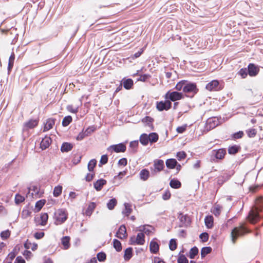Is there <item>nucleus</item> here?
Segmentation results:
<instances>
[{"label": "nucleus", "mask_w": 263, "mask_h": 263, "mask_svg": "<svg viewBox=\"0 0 263 263\" xmlns=\"http://www.w3.org/2000/svg\"><path fill=\"white\" fill-rule=\"evenodd\" d=\"M262 205H258L254 211H250L247 217L248 221L250 223L254 224L262 218L263 215L260 214V212L262 211Z\"/></svg>", "instance_id": "nucleus-1"}, {"label": "nucleus", "mask_w": 263, "mask_h": 263, "mask_svg": "<svg viewBox=\"0 0 263 263\" xmlns=\"http://www.w3.org/2000/svg\"><path fill=\"white\" fill-rule=\"evenodd\" d=\"M251 231L243 224L240 227H235L231 231V237L232 241L235 243L238 237L243 235L245 233H251Z\"/></svg>", "instance_id": "nucleus-2"}, {"label": "nucleus", "mask_w": 263, "mask_h": 263, "mask_svg": "<svg viewBox=\"0 0 263 263\" xmlns=\"http://www.w3.org/2000/svg\"><path fill=\"white\" fill-rule=\"evenodd\" d=\"M68 213L65 209H60L54 213V224L60 225L65 222L68 219Z\"/></svg>", "instance_id": "nucleus-3"}, {"label": "nucleus", "mask_w": 263, "mask_h": 263, "mask_svg": "<svg viewBox=\"0 0 263 263\" xmlns=\"http://www.w3.org/2000/svg\"><path fill=\"white\" fill-rule=\"evenodd\" d=\"M198 92V89L195 83L186 81L184 87V96L186 97L192 98Z\"/></svg>", "instance_id": "nucleus-4"}, {"label": "nucleus", "mask_w": 263, "mask_h": 263, "mask_svg": "<svg viewBox=\"0 0 263 263\" xmlns=\"http://www.w3.org/2000/svg\"><path fill=\"white\" fill-rule=\"evenodd\" d=\"M184 95L183 92L178 91H168L165 95L164 98L170 102H175L183 99Z\"/></svg>", "instance_id": "nucleus-5"}, {"label": "nucleus", "mask_w": 263, "mask_h": 263, "mask_svg": "<svg viewBox=\"0 0 263 263\" xmlns=\"http://www.w3.org/2000/svg\"><path fill=\"white\" fill-rule=\"evenodd\" d=\"M226 154V149L224 148L214 149L212 151L211 161L217 162L218 160H222L224 159Z\"/></svg>", "instance_id": "nucleus-6"}, {"label": "nucleus", "mask_w": 263, "mask_h": 263, "mask_svg": "<svg viewBox=\"0 0 263 263\" xmlns=\"http://www.w3.org/2000/svg\"><path fill=\"white\" fill-rule=\"evenodd\" d=\"M178 214V219L181 222L179 226V227H187L191 224V219L187 214H183V213L180 212Z\"/></svg>", "instance_id": "nucleus-7"}, {"label": "nucleus", "mask_w": 263, "mask_h": 263, "mask_svg": "<svg viewBox=\"0 0 263 263\" xmlns=\"http://www.w3.org/2000/svg\"><path fill=\"white\" fill-rule=\"evenodd\" d=\"M107 149L111 153L113 152L117 153H124L126 151V146L125 143L121 142L117 144L111 145Z\"/></svg>", "instance_id": "nucleus-8"}, {"label": "nucleus", "mask_w": 263, "mask_h": 263, "mask_svg": "<svg viewBox=\"0 0 263 263\" xmlns=\"http://www.w3.org/2000/svg\"><path fill=\"white\" fill-rule=\"evenodd\" d=\"M223 86L219 84L217 80H214L211 82L208 83L205 88L209 91H218L222 89Z\"/></svg>", "instance_id": "nucleus-9"}, {"label": "nucleus", "mask_w": 263, "mask_h": 263, "mask_svg": "<svg viewBox=\"0 0 263 263\" xmlns=\"http://www.w3.org/2000/svg\"><path fill=\"white\" fill-rule=\"evenodd\" d=\"M172 103L165 99L164 101L157 102L156 108L160 111L168 110L172 107Z\"/></svg>", "instance_id": "nucleus-10"}, {"label": "nucleus", "mask_w": 263, "mask_h": 263, "mask_svg": "<svg viewBox=\"0 0 263 263\" xmlns=\"http://www.w3.org/2000/svg\"><path fill=\"white\" fill-rule=\"evenodd\" d=\"M154 172H152V174L161 172L164 167V161L161 159L155 160L154 161Z\"/></svg>", "instance_id": "nucleus-11"}, {"label": "nucleus", "mask_w": 263, "mask_h": 263, "mask_svg": "<svg viewBox=\"0 0 263 263\" xmlns=\"http://www.w3.org/2000/svg\"><path fill=\"white\" fill-rule=\"evenodd\" d=\"M248 72L250 77H255L259 72V68L258 66L253 63H250L248 66Z\"/></svg>", "instance_id": "nucleus-12"}, {"label": "nucleus", "mask_w": 263, "mask_h": 263, "mask_svg": "<svg viewBox=\"0 0 263 263\" xmlns=\"http://www.w3.org/2000/svg\"><path fill=\"white\" fill-rule=\"evenodd\" d=\"M116 237L120 239H123L127 237L126 227L124 224L120 226L115 235Z\"/></svg>", "instance_id": "nucleus-13"}, {"label": "nucleus", "mask_w": 263, "mask_h": 263, "mask_svg": "<svg viewBox=\"0 0 263 263\" xmlns=\"http://www.w3.org/2000/svg\"><path fill=\"white\" fill-rule=\"evenodd\" d=\"M121 84L123 85V87L126 90H129L133 88L134 86V81L130 78H124L121 81Z\"/></svg>", "instance_id": "nucleus-14"}, {"label": "nucleus", "mask_w": 263, "mask_h": 263, "mask_svg": "<svg viewBox=\"0 0 263 263\" xmlns=\"http://www.w3.org/2000/svg\"><path fill=\"white\" fill-rule=\"evenodd\" d=\"M156 240V238L153 239L149 243V250L153 254H157L159 250V245Z\"/></svg>", "instance_id": "nucleus-15"}, {"label": "nucleus", "mask_w": 263, "mask_h": 263, "mask_svg": "<svg viewBox=\"0 0 263 263\" xmlns=\"http://www.w3.org/2000/svg\"><path fill=\"white\" fill-rule=\"evenodd\" d=\"M52 139L50 137L45 136L40 143V148L42 150H45L47 148L51 143Z\"/></svg>", "instance_id": "nucleus-16"}, {"label": "nucleus", "mask_w": 263, "mask_h": 263, "mask_svg": "<svg viewBox=\"0 0 263 263\" xmlns=\"http://www.w3.org/2000/svg\"><path fill=\"white\" fill-rule=\"evenodd\" d=\"M39 121V119H30L24 123V127L29 129L33 128L37 126Z\"/></svg>", "instance_id": "nucleus-17"}, {"label": "nucleus", "mask_w": 263, "mask_h": 263, "mask_svg": "<svg viewBox=\"0 0 263 263\" xmlns=\"http://www.w3.org/2000/svg\"><path fill=\"white\" fill-rule=\"evenodd\" d=\"M219 124V121L216 118H210L208 120L206 124L207 128L209 130L213 129Z\"/></svg>", "instance_id": "nucleus-18"}, {"label": "nucleus", "mask_w": 263, "mask_h": 263, "mask_svg": "<svg viewBox=\"0 0 263 263\" xmlns=\"http://www.w3.org/2000/svg\"><path fill=\"white\" fill-rule=\"evenodd\" d=\"M106 183V180L104 179H98L93 183L94 188L97 191H100L102 189L103 186L105 185Z\"/></svg>", "instance_id": "nucleus-19"}, {"label": "nucleus", "mask_w": 263, "mask_h": 263, "mask_svg": "<svg viewBox=\"0 0 263 263\" xmlns=\"http://www.w3.org/2000/svg\"><path fill=\"white\" fill-rule=\"evenodd\" d=\"M73 145L69 142H64L62 143L61 147V151L62 153H67L73 148Z\"/></svg>", "instance_id": "nucleus-20"}, {"label": "nucleus", "mask_w": 263, "mask_h": 263, "mask_svg": "<svg viewBox=\"0 0 263 263\" xmlns=\"http://www.w3.org/2000/svg\"><path fill=\"white\" fill-rule=\"evenodd\" d=\"M55 119L54 118H49L47 120L46 123L44 127V132H46L53 127V125L55 124Z\"/></svg>", "instance_id": "nucleus-21"}, {"label": "nucleus", "mask_w": 263, "mask_h": 263, "mask_svg": "<svg viewBox=\"0 0 263 263\" xmlns=\"http://www.w3.org/2000/svg\"><path fill=\"white\" fill-rule=\"evenodd\" d=\"M241 150V147L238 145H233L228 147V152L229 154L234 155L238 153Z\"/></svg>", "instance_id": "nucleus-22"}, {"label": "nucleus", "mask_w": 263, "mask_h": 263, "mask_svg": "<svg viewBox=\"0 0 263 263\" xmlns=\"http://www.w3.org/2000/svg\"><path fill=\"white\" fill-rule=\"evenodd\" d=\"M204 223L208 229H212L213 227L214 218L212 215H208L204 218Z\"/></svg>", "instance_id": "nucleus-23"}, {"label": "nucleus", "mask_w": 263, "mask_h": 263, "mask_svg": "<svg viewBox=\"0 0 263 263\" xmlns=\"http://www.w3.org/2000/svg\"><path fill=\"white\" fill-rule=\"evenodd\" d=\"M133 256V249L129 247L124 250V258L125 261H128Z\"/></svg>", "instance_id": "nucleus-24"}, {"label": "nucleus", "mask_w": 263, "mask_h": 263, "mask_svg": "<svg viewBox=\"0 0 263 263\" xmlns=\"http://www.w3.org/2000/svg\"><path fill=\"white\" fill-rule=\"evenodd\" d=\"M170 185L173 189H178L181 187V183L178 179L174 178L170 180Z\"/></svg>", "instance_id": "nucleus-25"}, {"label": "nucleus", "mask_w": 263, "mask_h": 263, "mask_svg": "<svg viewBox=\"0 0 263 263\" xmlns=\"http://www.w3.org/2000/svg\"><path fill=\"white\" fill-rule=\"evenodd\" d=\"M177 164H178V162L174 158L168 159L165 162L166 166L169 169L175 168Z\"/></svg>", "instance_id": "nucleus-26"}, {"label": "nucleus", "mask_w": 263, "mask_h": 263, "mask_svg": "<svg viewBox=\"0 0 263 263\" xmlns=\"http://www.w3.org/2000/svg\"><path fill=\"white\" fill-rule=\"evenodd\" d=\"M135 241L136 245H143L145 243V235L143 233H138Z\"/></svg>", "instance_id": "nucleus-27"}, {"label": "nucleus", "mask_w": 263, "mask_h": 263, "mask_svg": "<svg viewBox=\"0 0 263 263\" xmlns=\"http://www.w3.org/2000/svg\"><path fill=\"white\" fill-rule=\"evenodd\" d=\"M140 178L141 180L143 181H146L148 179L149 177V172L146 168L142 169L140 173Z\"/></svg>", "instance_id": "nucleus-28"}, {"label": "nucleus", "mask_w": 263, "mask_h": 263, "mask_svg": "<svg viewBox=\"0 0 263 263\" xmlns=\"http://www.w3.org/2000/svg\"><path fill=\"white\" fill-rule=\"evenodd\" d=\"M147 134L143 133L141 135L139 141L140 143L144 146H146L149 142V138Z\"/></svg>", "instance_id": "nucleus-29"}, {"label": "nucleus", "mask_w": 263, "mask_h": 263, "mask_svg": "<svg viewBox=\"0 0 263 263\" xmlns=\"http://www.w3.org/2000/svg\"><path fill=\"white\" fill-rule=\"evenodd\" d=\"M70 240L69 236H64L61 239V243L65 249H68L70 247Z\"/></svg>", "instance_id": "nucleus-30"}, {"label": "nucleus", "mask_w": 263, "mask_h": 263, "mask_svg": "<svg viewBox=\"0 0 263 263\" xmlns=\"http://www.w3.org/2000/svg\"><path fill=\"white\" fill-rule=\"evenodd\" d=\"M96 206V203L93 202H90V203L88 205L87 209L85 211V214L87 216H90L92 214V213L95 210Z\"/></svg>", "instance_id": "nucleus-31"}, {"label": "nucleus", "mask_w": 263, "mask_h": 263, "mask_svg": "<svg viewBox=\"0 0 263 263\" xmlns=\"http://www.w3.org/2000/svg\"><path fill=\"white\" fill-rule=\"evenodd\" d=\"M198 253L199 250L198 248L194 246L190 249L188 256L191 259H194Z\"/></svg>", "instance_id": "nucleus-32"}, {"label": "nucleus", "mask_w": 263, "mask_h": 263, "mask_svg": "<svg viewBox=\"0 0 263 263\" xmlns=\"http://www.w3.org/2000/svg\"><path fill=\"white\" fill-rule=\"evenodd\" d=\"M139 145L138 140L133 141L129 143V147L132 148L130 152L132 154H135L137 152V147Z\"/></svg>", "instance_id": "nucleus-33"}, {"label": "nucleus", "mask_w": 263, "mask_h": 263, "mask_svg": "<svg viewBox=\"0 0 263 263\" xmlns=\"http://www.w3.org/2000/svg\"><path fill=\"white\" fill-rule=\"evenodd\" d=\"M113 247L115 249L117 252H119L121 251L122 249V246L121 242L117 239H114L112 241Z\"/></svg>", "instance_id": "nucleus-34"}, {"label": "nucleus", "mask_w": 263, "mask_h": 263, "mask_svg": "<svg viewBox=\"0 0 263 263\" xmlns=\"http://www.w3.org/2000/svg\"><path fill=\"white\" fill-rule=\"evenodd\" d=\"M212 249L211 247H204L201 250V257L203 258L206 255L212 252Z\"/></svg>", "instance_id": "nucleus-35"}, {"label": "nucleus", "mask_w": 263, "mask_h": 263, "mask_svg": "<svg viewBox=\"0 0 263 263\" xmlns=\"http://www.w3.org/2000/svg\"><path fill=\"white\" fill-rule=\"evenodd\" d=\"M72 121V118L71 116H65L62 122V125L64 127H66L69 125Z\"/></svg>", "instance_id": "nucleus-36"}, {"label": "nucleus", "mask_w": 263, "mask_h": 263, "mask_svg": "<svg viewBox=\"0 0 263 263\" xmlns=\"http://www.w3.org/2000/svg\"><path fill=\"white\" fill-rule=\"evenodd\" d=\"M142 122L144 123H146V125L149 127H153V122L154 121V120L153 118L150 116H145L142 119Z\"/></svg>", "instance_id": "nucleus-37"}, {"label": "nucleus", "mask_w": 263, "mask_h": 263, "mask_svg": "<svg viewBox=\"0 0 263 263\" xmlns=\"http://www.w3.org/2000/svg\"><path fill=\"white\" fill-rule=\"evenodd\" d=\"M117 204V201L116 199L115 198H111L107 203V207L109 210H112L115 208Z\"/></svg>", "instance_id": "nucleus-38"}, {"label": "nucleus", "mask_w": 263, "mask_h": 263, "mask_svg": "<svg viewBox=\"0 0 263 263\" xmlns=\"http://www.w3.org/2000/svg\"><path fill=\"white\" fill-rule=\"evenodd\" d=\"M97 163V161L95 159L90 160L87 165L88 170L92 172L93 171L95 167H96Z\"/></svg>", "instance_id": "nucleus-39"}, {"label": "nucleus", "mask_w": 263, "mask_h": 263, "mask_svg": "<svg viewBox=\"0 0 263 263\" xmlns=\"http://www.w3.org/2000/svg\"><path fill=\"white\" fill-rule=\"evenodd\" d=\"M148 136H149V142L151 143H156L158 140L159 136L156 133H151Z\"/></svg>", "instance_id": "nucleus-40"}, {"label": "nucleus", "mask_w": 263, "mask_h": 263, "mask_svg": "<svg viewBox=\"0 0 263 263\" xmlns=\"http://www.w3.org/2000/svg\"><path fill=\"white\" fill-rule=\"evenodd\" d=\"M63 187L61 185H58L54 187L53 191V195L55 197H59L62 193Z\"/></svg>", "instance_id": "nucleus-41"}, {"label": "nucleus", "mask_w": 263, "mask_h": 263, "mask_svg": "<svg viewBox=\"0 0 263 263\" xmlns=\"http://www.w3.org/2000/svg\"><path fill=\"white\" fill-rule=\"evenodd\" d=\"M222 206L219 204H216L214 207L212 212L216 216L218 217L221 213Z\"/></svg>", "instance_id": "nucleus-42"}, {"label": "nucleus", "mask_w": 263, "mask_h": 263, "mask_svg": "<svg viewBox=\"0 0 263 263\" xmlns=\"http://www.w3.org/2000/svg\"><path fill=\"white\" fill-rule=\"evenodd\" d=\"M124 205V210L122 211L123 214H124L125 216H128L132 212V209L131 208V205L128 203H125Z\"/></svg>", "instance_id": "nucleus-43"}, {"label": "nucleus", "mask_w": 263, "mask_h": 263, "mask_svg": "<svg viewBox=\"0 0 263 263\" xmlns=\"http://www.w3.org/2000/svg\"><path fill=\"white\" fill-rule=\"evenodd\" d=\"M186 82V80H181V81H179L176 85L175 88L177 91H180L182 89L183 92H184V87L185 85Z\"/></svg>", "instance_id": "nucleus-44"}, {"label": "nucleus", "mask_w": 263, "mask_h": 263, "mask_svg": "<svg viewBox=\"0 0 263 263\" xmlns=\"http://www.w3.org/2000/svg\"><path fill=\"white\" fill-rule=\"evenodd\" d=\"M45 202L46 200L44 199L40 200L36 202L35 208L36 212H39L42 209Z\"/></svg>", "instance_id": "nucleus-45"}, {"label": "nucleus", "mask_w": 263, "mask_h": 263, "mask_svg": "<svg viewBox=\"0 0 263 263\" xmlns=\"http://www.w3.org/2000/svg\"><path fill=\"white\" fill-rule=\"evenodd\" d=\"M97 258L99 261L104 262L106 260V254L104 252H100L97 254Z\"/></svg>", "instance_id": "nucleus-46"}, {"label": "nucleus", "mask_w": 263, "mask_h": 263, "mask_svg": "<svg viewBox=\"0 0 263 263\" xmlns=\"http://www.w3.org/2000/svg\"><path fill=\"white\" fill-rule=\"evenodd\" d=\"M177 239L175 238H172L170 240L169 242V248L171 251H174L177 249Z\"/></svg>", "instance_id": "nucleus-47"}, {"label": "nucleus", "mask_w": 263, "mask_h": 263, "mask_svg": "<svg viewBox=\"0 0 263 263\" xmlns=\"http://www.w3.org/2000/svg\"><path fill=\"white\" fill-rule=\"evenodd\" d=\"M41 222L40 223L41 226H45L47 224V220L48 219V215L47 213L42 214L41 216Z\"/></svg>", "instance_id": "nucleus-48"}, {"label": "nucleus", "mask_w": 263, "mask_h": 263, "mask_svg": "<svg viewBox=\"0 0 263 263\" xmlns=\"http://www.w3.org/2000/svg\"><path fill=\"white\" fill-rule=\"evenodd\" d=\"M10 234L11 231L8 229L5 231H2L0 234V236L3 240H6L9 238Z\"/></svg>", "instance_id": "nucleus-49"}, {"label": "nucleus", "mask_w": 263, "mask_h": 263, "mask_svg": "<svg viewBox=\"0 0 263 263\" xmlns=\"http://www.w3.org/2000/svg\"><path fill=\"white\" fill-rule=\"evenodd\" d=\"M143 48H141L138 52H136L134 55H131L126 60H128L129 62H131L130 60H134L139 58L143 52Z\"/></svg>", "instance_id": "nucleus-50"}, {"label": "nucleus", "mask_w": 263, "mask_h": 263, "mask_svg": "<svg viewBox=\"0 0 263 263\" xmlns=\"http://www.w3.org/2000/svg\"><path fill=\"white\" fill-rule=\"evenodd\" d=\"M25 197L19 194H16L15 196V203L18 205L25 201Z\"/></svg>", "instance_id": "nucleus-51"}, {"label": "nucleus", "mask_w": 263, "mask_h": 263, "mask_svg": "<svg viewBox=\"0 0 263 263\" xmlns=\"http://www.w3.org/2000/svg\"><path fill=\"white\" fill-rule=\"evenodd\" d=\"M108 160V157L107 155H103L101 156V159L99 162V166L101 167L103 165L106 164Z\"/></svg>", "instance_id": "nucleus-52"}, {"label": "nucleus", "mask_w": 263, "mask_h": 263, "mask_svg": "<svg viewBox=\"0 0 263 263\" xmlns=\"http://www.w3.org/2000/svg\"><path fill=\"white\" fill-rule=\"evenodd\" d=\"M187 156L186 153L184 151H180L177 153L176 158L179 161L184 159Z\"/></svg>", "instance_id": "nucleus-53"}, {"label": "nucleus", "mask_w": 263, "mask_h": 263, "mask_svg": "<svg viewBox=\"0 0 263 263\" xmlns=\"http://www.w3.org/2000/svg\"><path fill=\"white\" fill-rule=\"evenodd\" d=\"M238 74L241 76L242 79H245L249 74L248 69L246 68H241L238 72Z\"/></svg>", "instance_id": "nucleus-54"}, {"label": "nucleus", "mask_w": 263, "mask_h": 263, "mask_svg": "<svg viewBox=\"0 0 263 263\" xmlns=\"http://www.w3.org/2000/svg\"><path fill=\"white\" fill-rule=\"evenodd\" d=\"M178 263H189V260L183 254L179 253V256L177 259Z\"/></svg>", "instance_id": "nucleus-55"}, {"label": "nucleus", "mask_w": 263, "mask_h": 263, "mask_svg": "<svg viewBox=\"0 0 263 263\" xmlns=\"http://www.w3.org/2000/svg\"><path fill=\"white\" fill-rule=\"evenodd\" d=\"M244 134L242 131H239L232 134V138L234 140L238 139L241 138Z\"/></svg>", "instance_id": "nucleus-56"}, {"label": "nucleus", "mask_w": 263, "mask_h": 263, "mask_svg": "<svg viewBox=\"0 0 263 263\" xmlns=\"http://www.w3.org/2000/svg\"><path fill=\"white\" fill-rule=\"evenodd\" d=\"M246 133L249 137L253 138L256 136L257 131L254 128H251V129H249L248 130H247Z\"/></svg>", "instance_id": "nucleus-57"}, {"label": "nucleus", "mask_w": 263, "mask_h": 263, "mask_svg": "<svg viewBox=\"0 0 263 263\" xmlns=\"http://www.w3.org/2000/svg\"><path fill=\"white\" fill-rule=\"evenodd\" d=\"M28 207L26 206L22 211V216L23 218H26L30 216L31 212L27 209Z\"/></svg>", "instance_id": "nucleus-58"}, {"label": "nucleus", "mask_w": 263, "mask_h": 263, "mask_svg": "<svg viewBox=\"0 0 263 263\" xmlns=\"http://www.w3.org/2000/svg\"><path fill=\"white\" fill-rule=\"evenodd\" d=\"M199 238L202 242H206L209 238V235L207 232H203L199 235Z\"/></svg>", "instance_id": "nucleus-59"}, {"label": "nucleus", "mask_w": 263, "mask_h": 263, "mask_svg": "<svg viewBox=\"0 0 263 263\" xmlns=\"http://www.w3.org/2000/svg\"><path fill=\"white\" fill-rule=\"evenodd\" d=\"M151 77V76L149 74H141L140 77L137 79L138 81H142L145 82Z\"/></svg>", "instance_id": "nucleus-60"}, {"label": "nucleus", "mask_w": 263, "mask_h": 263, "mask_svg": "<svg viewBox=\"0 0 263 263\" xmlns=\"http://www.w3.org/2000/svg\"><path fill=\"white\" fill-rule=\"evenodd\" d=\"M96 127L93 125L88 127L85 130L86 135H87V136H89L90 135H91V133L94 132L96 130Z\"/></svg>", "instance_id": "nucleus-61"}, {"label": "nucleus", "mask_w": 263, "mask_h": 263, "mask_svg": "<svg viewBox=\"0 0 263 263\" xmlns=\"http://www.w3.org/2000/svg\"><path fill=\"white\" fill-rule=\"evenodd\" d=\"M85 137H87L84 129L81 132H80L76 137V139L78 141H81L83 140Z\"/></svg>", "instance_id": "nucleus-62"}, {"label": "nucleus", "mask_w": 263, "mask_h": 263, "mask_svg": "<svg viewBox=\"0 0 263 263\" xmlns=\"http://www.w3.org/2000/svg\"><path fill=\"white\" fill-rule=\"evenodd\" d=\"M171 194L168 190L165 191L162 195V199L164 200H167L171 198Z\"/></svg>", "instance_id": "nucleus-63"}, {"label": "nucleus", "mask_w": 263, "mask_h": 263, "mask_svg": "<svg viewBox=\"0 0 263 263\" xmlns=\"http://www.w3.org/2000/svg\"><path fill=\"white\" fill-rule=\"evenodd\" d=\"M81 158H82L81 156H80L79 155H75L72 159V162L74 164L76 165V164H78L79 162H80V161L81 160Z\"/></svg>", "instance_id": "nucleus-64"}]
</instances>
